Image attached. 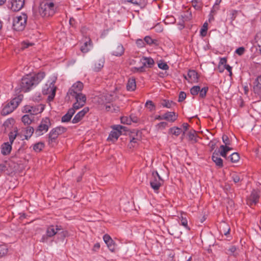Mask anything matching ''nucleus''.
I'll return each instance as SVG.
<instances>
[{
	"label": "nucleus",
	"instance_id": "nucleus-55",
	"mask_svg": "<svg viewBox=\"0 0 261 261\" xmlns=\"http://www.w3.org/2000/svg\"><path fill=\"white\" fill-rule=\"evenodd\" d=\"M121 122L122 123L128 124H130L131 120L126 117H122L121 118Z\"/></svg>",
	"mask_w": 261,
	"mask_h": 261
},
{
	"label": "nucleus",
	"instance_id": "nucleus-1",
	"mask_svg": "<svg viewBox=\"0 0 261 261\" xmlns=\"http://www.w3.org/2000/svg\"><path fill=\"white\" fill-rule=\"evenodd\" d=\"M44 72H39L33 75H27L21 79L19 84V89L21 91L27 92L33 87L37 85L44 77Z\"/></svg>",
	"mask_w": 261,
	"mask_h": 261
},
{
	"label": "nucleus",
	"instance_id": "nucleus-51",
	"mask_svg": "<svg viewBox=\"0 0 261 261\" xmlns=\"http://www.w3.org/2000/svg\"><path fill=\"white\" fill-rule=\"evenodd\" d=\"M222 141L225 144V145H229L230 144V141L229 138L226 135H223L222 137Z\"/></svg>",
	"mask_w": 261,
	"mask_h": 261
},
{
	"label": "nucleus",
	"instance_id": "nucleus-61",
	"mask_svg": "<svg viewBox=\"0 0 261 261\" xmlns=\"http://www.w3.org/2000/svg\"><path fill=\"white\" fill-rule=\"evenodd\" d=\"M227 60L225 58H221L219 65L225 66V65L226 64Z\"/></svg>",
	"mask_w": 261,
	"mask_h": 261
},
{
	"label": "nucleus",
	"instance_id": "nucleus-19",
	"mask_svg": "<svg viewBox=\"0 0 261 261\" xmlns=\"http://www.w3.org/2000/svg\"><path fill=\"white\" fill-rule=\"evenodd\" d=\"M92 48V42L90 39H87L85 41L83 45L81 47V50L84 53H86L91 50Z\"/></svg>",
	"mask_w": 261,
	"mask_h": 261
},
{
	"label": "nucleus",
	"instance_id": "nucleus-23",
	"mask_svg": "<svg viewBox=\"0 0 261 261\" xmlns=\"http://www.w3.org/2000/svg\"><path fill=\"white\" fill-rule=\"evenodd\" d=\"M74 114V111H73V109H69L67 113L64 115L61 119L62 122H69L73 114Z\"/></svg>",
	"mask_w": 261,
	"mask_h": 261
},
{
	"label": "nucleus",
	"instance_id": "nucleus-30",
	"mask_svg": "<svg viewBox=\"0 0 261 261\" xmlns=\"http://www.w3.org/2000/svg\"><path fill=\"white\" fill-rule=\"evenodd\" d=\"M124 52V48L122 45L119 44L117 45L115 50L112 52V55L115 56H121Z\"/></svg>",
	"mask_w": 261,
	"mask_h": 261
},
{
	"label": "nucleus",
	"instance_id": "nucleus-35",
	"mask_svg": "<svg viewBox=\"0 0 261 261\" xmlns=\"http://www.w3.org/2000/svg\"><path fill=\"white\" fill-rule=\"evenodd\" d=\"M17 135V129L16 128H14V130L13 132H11L9 134V143L11 144H12L14 140L15 139Z\"/></svg>",
	"mask_w": 261,
	"mask_h": 261
},
{
	"label": "nucleus",
	"instance_id": "nucleus-2",
	"mask_svg": "<svg viewBox=\"0 0 261 261\" xmlns=\"http://www.w3.org/2000/svg\"><path fill=\"white\" fill-rule=\"evenodd\" d=\"M23 96L21 94L13 98L7 103L1 111V114L6 116L12 113L19 105L22 99Z\"/></svg>",
	"mask_w": 261,
	"mask_h": 261
},
{
	"label": "nucleus",
	"instance_id": "nucleus-32",
	"mask_svg": "<svg viewBox=\"0 0 261 261\" xmlns=\"http://www.w3.org/2000/svg\"><path fill=\"white\" fill-rule=\"evenodd\" d=\"M230 229L229 226L225 223H223L221 225L220 232L222 233H223L224 235L227 236L228 234H229Z\"/></svg>",
	"mask_w": 261,
	"mask_h": 261
},
{
	"label": "nucleus",
	"instance_id": "nucleus-8",
	"mask_svg": "<svg viewBox=\"0 0 261 261\" xmlns=\"http://www.w3.org/2000/svg\"><path fill=\"white\" fill-rule=\"evenodd\" d=\"M152 178L150 181V185L153 190L158 192L159 188L162 184V180L157 171L152 173Z\"/></svg>",
	"mask_w": 261,
	"mask_h": 261
},
{
	"label": "nucleus",
	"instance_id": "nucleus-48",
	"mask_svg": "<svg viewBox=\"0 0 261 261\" xmlns=\"http://www.w3.org/2000/svg\"><path fill=\"white\" fill-rule=\"evenodd\" d=\"M245 51V49L244 47H240L236 50L235 53L239 56H242L244 54Z\"/></svg>",
	"mask_w": 261,
	"mask_h": 261
},
{
	"label": "nucleus",
	"instance_id": "nucleus-17",
	"mask_svg": "<svg viewBox=\"0 0 261 261\" xmlns=\"http://www.w3.org/2000/svg\"><path fill=\"white\" fill-rule=\"evenodd\" d=\"M88 111L89 108L88 107L84 108L75 115L72 120V122L73 123H76L80 122Z\"/></svg>",
	"mask_w": 261,
	"mask_h": 261
},
{
	"label": "nucleus",
	"instance_id": "nucleus-29",
	"mask_svg": "<svg viewBox=\"0 0 261 261\" xmlns=\"http://www.w3.org/2000/svg\"><path fill=\"white\" fill-rule=\"evenodd\" d=\"M208 87H204L202 88H200V86H197V94L198 92H199V97L203 98L206 96V94L208 91Z\"/></svg>",
	"mask_w": 261,
	"mask_h": 261
},
{
	"label": "nucleus",
	"instance_id": "nucleus-18",
	"mask_svg": "<svg viewBox=\"0 0 261 261\" xmlns=\"http://www.w3.org/2000/svg\"><path fill=\"white\" fill-rule=\"evenodd\" d=\"M253 89L255 93L257 94L261 93V75L258 76L253 83Z\"/></svg>",
	"mask_w": 261,
	"mask_h": 261
},
{
	"label": "nucleus",
	"instance_id": "nucleus-10",
	"mask_svg": "<svg viewBox=\"0 0 261 261\" xmlns=\"http://www.w3.org/2000/svg\"><path fill=\"white\" fill-rule=\"evenodd\" d=\"M66 128L63 126H58L52 129L48 134V143L50 144L55 141L59 135L64 133Z\"/></svg>",
	"mask_w": 261,
	"mask_h": 261
},
{
	"label": "nucleus",
	"instance_id": "nucleus-14",
	"mask_svg": "<svg viewBox=\"0 0 261 261\" xmlns=\"http://www.w3.org/2000/svg\"><path fill=\"white\" fill-rule=\"evenodd\" d=\"M61 230V226L60 225H50L47 228L46 234L47 236L51 238L57 234L58 231Z\"/></svg>",
	"mask_w": 261,
	"mask_h": 261
},
{
	"label": "nucleus",
	"instance_id": "nucleus-50",
	"mask_svg": "<svg viewBox=\"0 0 261 261\" xmlns=\"http://www.w3.org/2000/svg\"><path fill=\"white\" fill-rule=\"evenodd\" d=\"M145 43H146L147 44H152L154 43V40L149 36H146L144 38Z\"/></svg>",
	"mask_w": 261,
	"mask_h": 261
},
{
	"label": "nucleus",
	"instance_id": "nucleus-5",
	"mask_svg": "<svg viewBox=\"0 0 261 261\" xmlns=\"http://www.w3.org/2000/svg\"><path fill=\"white\" fill-rule=\"evenodd\" d=\"M51 126L50 119L46 117L42 119L39 125L35 129V134L37 137L40 136L46 133Z\"/></svg>",
	"mask_w": 261,
	"mask_h": 261
},
{
	"label": "nucleus",
	"instance_id": "nucleus-46",
	"mask_svg": "<svg viewBox=\"0 0 261 261\" xmlns=\"http://www.w3.org/2000/svg\"><path fill=\"white\" fill-rule=\"evenodd\" d=\"M85 105H82L81 103H79L77 101L74 102L72 108H70V109H73V111H74V113L75 112V111L79 109L80 108L83 107Z\"/></svg>",
	"mask_w": 261,
	"mask_h": 261
},
{
	"label": "nucleus",
	"instance_id": "nucleus-60",
	"mask_svg": "<svg viewBox=\"0 0 261 261\" xmlns=\"http://www.w3.org/2000/svg\"><path fill=\"white\" fill-rule=\"evenodd\" d=\"M129 119L131 120V122L132 121L135 123H137L139 120L138 117L135 116L134 115H131L130 116Z\"/></svg>",
	"mask_w": 261,
	"mask_h": 261
},
{
	"label": "nucleus",
	"instance_id": "nucleus-40",
	"mask_svg": "<svg viewBox=\"0 0 261 261\" xmlns=\"http://www.w3.org/2000/svg\"><path fill=\"white\" fill-rule=\"evenodd\" d=\"M109 249L111 252H114L116 249V245L114 241L112 240L110 242L106 244Z\"/></svg>",
	"mask_w": 261,
	"mask_h": 261
},
{
	"label": "nucleus",
	"instance_id": "nucleus-11",
	"mask_svg": "<svg viewBox=\"0 0 261 261\" xmlns=\"http://www.w3.org/2000/svg\"><path fill=\"white\" fill-rule=\"evenodd\" d=\"M44 110L43 105H39L34 106H25L23 109V112L29 113L31 115H35L41 113Z\"/></svg>",
	"mask_w": 261,
	"mask_h": 261
},
{
	"label": "nucleus",
	"instance_id": "nucleus-13",
	"mask_svg": "<svg viewBox=\"0 0 261 261\" xmlns=\"http://www.w3.org/2000/svg\"><path fill=\"white\" fill-rule=\"evenodd\" d=\"M10 8L13 11H18L21 10L24 4V0H10Z\"/></svg>",
	"mask_w": 261,
	"mask_h": 261
},
{
	"label": "nucleus",
	"instance_id": "nucleus-37",
	"mask_svg": "<svg viewBox=\"0 0 261 261\" xmlns=\"http://www.w3.org/2000/svg\"><path fill=\"white\" fill-rule=\"evenodd\" d=\"M22 122L24 124H30L32 120V118L29 114L24 115L21 118Z\"/></svg>",
	"mask_w": 261,
	"mask_h": 261
},
{
	"label": "nucleus",
	"instance_id": "nucleus-47",
	"mask_svg": "<svg viewBox=\"0 0 261 261\" xmlns=\"http://www.w3.org/2000/svg\"><path fill=\"white\" fill-rule=\"evenodd\" d=\"M158 67H159V68H160L161 69H163V70H168L169 69L168 65L166 63H165V62L159 63H158Z\"/></svg>",
	"mask_w": 261,
	"mask_h": 261
},
{
	"label": "nucleus",
	"instance_id": "nucleus-28",
	"mask_svg": "<svg viewBox=\"0 0 261 261\" xmlns=\"http://www.w3.org/2000/svg\"><path fill=\"white\" fill-rule=\"evenodd\" d=\"M185 79L189 82H193L196 80V71L195 70H189L187 76H185Z\"/></svg>",
	"mask_w": 261,
	"mask_h": 261
},
{
	"label": "nucleus",
	"instance_id": "nucleus-16",
	"mask_svg": "<svg viewBox=\"0 0 261 261\" xmlns=\"http://www.w3.org/2000/svg\"><path fill=\"white\" fill-rule=\"evenodd\" d=\"M141 139V133L137 131L135 134L132 133L130 136V143L128 145L129 148L134 147L135 145L133 144H138Z\"/></svg>",
	"mask_w": 261,
	"mask_h": 261
},
{
	"label": "nucleus",
	"instance_id": "nucleus-15",
	"mask_svg": "<svg viewBox=\"0 0 261 261\" xmlns=\"http://www.w3.org/2000/svg\"><path fill=\"white\" fill-rule=\"evenodd\" d=\"M260 197L259 192L257 190H253L248 199V203L250 205L256 204Z\"/></svg>",
	"mask_w": 261,
	"mask_h": 261
},
{
	"label": "nucleus",
	"instance_id": "nucleus-24",
	"mask_svg": "<svg viewBox=\"0 0 261 261\" xmlns=\"http://www.w3.org/2000/svg\"><path fill=\"white\" fill-rule=\"evenodd\" d=\"M76 100V101L81 103L82 105H85L86 101V97L85 95L81 93L71 95Z\"/></svg>",
	"mask_w": 261,
	"mask_h": 261
},
{
	"label": "nucleus",
	"instance_id": "nucleus-45",
	"mask_svg": "<svg viewBox=\"0 0 261 261\" xmlns=\"http://www.w3.org/2000/svg\"><path fill=\"white\" fill-rule=\"evenodd\" d=\"M8 249L5 245L0 246V257H2L7 253Z\"/></svg>",
	"mask_w": 261,
	"mask_h": 261
},
{
	"label": "nucleus",
	"instance_id": "nucleus-9",
	"mask_svg": "<svg viewBox=\"0 0 261 261\" xmlns=\"http://www.w3.org/2000/svg\"><path fill=\"white\" fill-rule=\"evenodd\" d=\"M112 130L110 132L108 140L114 142L116 141L121 134L122 130L124 129L125 127L120 125H115L112 127Z\"/></svg>",
	"mask_w": 261,
	"mask_h": 261
},
{
	"label": "nucleus",
	"instance_id": "nucleus-7",
	"mask_svg": "<svg viewBox=\"0 0 261 261\" xmlns=\"http://www.w3.org/2000/svg\"><path fill=\"white\" fill-rule=\"evenodd\" d=\"M140 62L142 64V66L139 67H134V72H144L145 71L144 67L151 68L154 64L153 60L150 57H143L140 59Z\"/></svg>",
	"mask_w": 261,
	"mask_h": 261
},
{
	"label": "nucleus",
	"instance_id": "nucleus-52",
	"mask_svg": "<svg viewBox=\"0 0 261 261\" xmlns=\"http://www.w3.org/2000/svg\"><path fill=\"white\" fill-rule=\"evenodd\" d=\"M125 1L139 6L142 4V0H125Z\"/></svg>",
	"mask_w": 261,
	"mask_h": 261
},
{
	"label": "nucleus",
	"instance_id": "nucleus-12",
	"mask_svg": "<svg viewBox=\"0 0 261 261\" xmlns=\"http://www.w3.org/2000/svg\"><path fill=\"white\" fill-rule=\"evenodd\" d=\"M83 89V84L80 81H77L72 85L69 89L67 94L71 96L81 93Z\"/></svg>",
	"mask_w": 261,
	"mask_h": 261
},
{
	"label": "nucleus",
	"instance_id": "nucleus-64",
	"mask_svg": "<svg viewBox=\"0 0 261 261\" xmlns=\"http://www.w3.org/2000/svg\"><path fill=\"white\" fill-rule=\"evenodd\" d=\"M49 238V237L47 236L46 234L45 235H43L41 239V242H47L48 238Z\"/></svg>",
	"mask_w": 261,
	"mask_h": 261
},
{
	"label": "nucleus",
	"instance_id": "nucleus-36",
	"mask_svg": "<svg viewBox=\"0 0 261 261\" xmlns=\"http://www.w3.org/2000/svg\"><path fill=\"white\" fill-rule=\"evenodd\" d=\"M44 147V144L40 142L35 144L33 146V149L36 152H40Z\"/></svg>",
	"mask_w": 261,
	"mask_h": 261
},
{
	"label": "nucleus",
	"instance_id": "nucleus-54",
	"mask_svg": "<svg viewBox=\"0 0 261 261\" xmlns=\"http://www.w3.org/2000/svg\"><path fill=\"white\" fill-rule=\"evenodd\" d=\"M172 101H169L167 100H164V101L162 103V106L164 107H166L167 108H170L172 107Z\"/></svg>",
	"mask_w": 261,
	"mask_h": 261
},
{
	"label": "nucleus",
	"instance_id": "nucleus-6",
	"mask_svg": "<svg viewBox=\"0 0 261 261\" xmlns=\"http://www.w3.org/2000/svg\"><path fill=\"white\" fill-rule=\"evenodd\" d=\"M55 81L48 82L42 89V93L44 95L49 94L48 99L52 100L56 94V87L55 86Z\"/></svg>",
	"mask_w": 261,
	"mask_h": 261
},
{
	"label": "nucleus",
	"instance_id": "nucleus-56",
	"mask_svg": "<svg viewBox=\"0 0 261 261\" xmlns=\"http://www.w3.org/2000/svg\"><path fill=\"white\" fill-rule=\"evenodd\" d=\"M136 44L139 47H142L145 45L144 40L141 39H138L136 41Z\"/></svg>",
	"mask_w": 261,
	"mask_h": 261
},
{
	"label": "nucleus",
	"instance_id": "nucleus-22",
	"mask_svg": "<svg viewBox=\"0 0 261 261\" xmlns=\"http://www.w3.org/2000/svg\"><path fill=\"white\" fill-rule=\"evenodd\" d=\"M12 144H11L9 142H6L4 143L2 146V153L4 155L8 154L12 149Z\"/></svg>",
	"mask_w": 261,
	"mask_h": 261
},
{
	"label": "nucleus",
	"instance_id": "nucleus-41",
	"mask_svg": "<svg viewBox=\"0 0 261 261\" xmlns=\"http://www.w3.org/2000/svg\"><path fill=\"white\" fill-rule=\"evenodd\" d=\"M191 13L189 11H187L184 13L183 15H181V17L183 19V21H189L191 18Z\"/></svg>",
	"mask_w": 261,
	"mask_h": 261
},
{
	"label": "nucleus",
	"instance_id": "nucleus-44",
	"mask_svg": "<svg viewBox=\"0 0 261 261\" xmlns=\"http://www.w3.org/2000/svg\"><path fill=\"white\" fill-rule=\"evenodd\" d=\"M221 0H216L213 7L211 10V12L213 13H215L219 8V5L221 3Z\"/></svg>",
	"mask_w": 261,
	"mask_h": 261
},
{
	"label": "nucleus",
	"instance_id": "nucleus-4",
	"mask_svg": "<svg viewBox=\"0 0 261 261\" xmlns=\"http://www.w3.org/2000/svg\"><path fill=\"white\" fill-rule=\"evenodd\" d=\"M27 19V15L24 13H21V15L16 16L13 20L14 30L17 31L23 30L26 25Z\"/></svg>",
	"mask_w": 261,
	"mask_h": 261
},
{
	"label": "nucleus",
	"instance_id": "nucleus-38",
	"mask_svg": "<svg viewBox=\"0 0 261 261\" xmlns=\"http://www.w3.org/2000/svg\"><path fill=\"white\" fill-rule=\"evenodd\" d=\"M207 28H208V23H207V22H205L203 24V26L200 31V35L202 37H204V36H206V35L207 34Z\"/></svg>",
	"mask_w": 261,
	"mask_h": 261
},
{
	"label": "nucleus",
	"instance_id": "nucleus-53",
	"mask_svg": "<svg viewBox=\"0 0 261 261\" xmlns=\"http://www.w3.org/2000/svg\"><path fill=\"white\" fill-rule=\"evenodd\" d=\"M186 97V94L184 92H180L179 94L178 101L181 102L185 99Z\"/></svg>",
	"mask_w": 261,
	"mask_h": 261
},
{
	"label": "nucleus",
	"instance_id": "nucleus-25",
	"mask_svg": "<svg viewBox=\"0 0 261 261\" xmlns=\"http://www.w3.org/2000/svg\"><path fill=\"white\" fill-rule=\"evenodd\" d=\"M136 81L134 79H129L128 80L126 89L128 91H133L136 89Z\"/></svg>",
	"mask_w": 261,
	"mask_h": 261
},
{
	"label": "nucleus",
	"instance_id": "nucleus-49",
	"mask_svg": "<svg viewBox=\"0 0 261 261\" xmlns=\"http://www.w3.org/2000/svg\"><path fill=\"white\" fill-rule=\"evenodd\" d=\"M195 130H193V132H190L188 134V137L189 140H195L196 138L195 137Z\"/></svg>",
	"mask_w": 261,
	"mask_h": 261
},
{
	"label": "nucleus",
	"instance_id": "nucleus-34",
	"mask_svg": "<svg viewBox=\"0 0 261 261\" xmlns=\"http://www.w3.org/2000/svg\"><path fill=\"white\" fill-rule=\"evenodd\" d=\"M57 235L59 238L63 241L64 239L68 236V232L61 227V230L58 231Z\"/></svg>",
	"mask_w": 261,
	"mask_h": 261
},
{
	"label": "nucleus",
	"instance_id": "nucleus-57",
	"mask_svg": "<svg viewBox=\"0 0 261 261\" xmlns=\"http://www.w3.org/2000/svg\"><path fill=\"white\" fill-rule=\"evenodd\" d=\"M33 44L32 43L24 42L21 44V48L22 49H24L29 47V46L33 45Z\"/></svg>",
	"mask_w": 261,
	"mask_h": 261
},
{
	"label": "nucleus",
	"instance_id": "nucleus-31",
	"mask_svg": "<svg viewBox=\"0 0 261 261\" xmlns=\"http://www.w3.org/2000/svg\"><path fill=\"white\" fill-rule=\"evenodd\" d=\"M35 130L33 127L31 126H28L25 130L24 133V137L25 139L28 140L29 138H30L31 136L33 135L34 132H35Z\"/></svg>",
	"mask_w": 261,
	"mask_h": 261
},
{
	"label": "nucleus",
	"instance_id": "nucleus-42",
	"mask_svg": "<svg viewBox=\"0 0 261 261\" xmlns=\"http://www.w3.org/2000/svg\"><path fill=\"white\" fill-rule=\"evenodd\" d=\"M145 107H147L150 111L155 110V106L151 100H147L145 103Z\"/></svg>",
	"mask_w": 261,
	"mask_h": 261
},
{
	"label": "nucleus",
	"instance_id": "nucleus-26",
	"mask_svg": "<svg viewBox=\"0 0 261 261\" xmlns=\"http://www.w3.org/2000/svg\"><path fill=\"white\" fill-rule=\"evenodd\" d=\"M105 63V59L101 58L98 60L95 63L94 67V70L95 71H99L103 67Z\"/></svg>",
	"mask_w": 261,
	"mask_h": 261
},
{
	"label": "nucleus",
	"instance_id": "nucleus-27",
	"mask_svg": "<svg viewBox=\"0 0 261 261\" xmlns=\"http://www.w3.org/2000/svg\"><path fill=\"white\" fill-rule=\"evenodd\" d=\"M220 149H221L220 151V155L224 158H226L227 152L232 149V148L229 147L228 145H223L220 146Z\"/></svg>",
	"mask_w": 261,
	"mask_h": 261
},
{
	"label": "nucleus",
	"instance_id": "nucleus-58",
	"mask_svg": "<svg viewBox=\"0 0 261 261\" xmlns=\"http://www.w3.org/2000/svg\"><path fill=\"white\" fill-rule=\"evenodd\" d=\"M103 239L106 244L109 243L112 240L111 237L107 234H106L103 236Z\"/></svg>",
	"mask_w": 261,
	"mask_h": 261
},
{
	"label": "nucleus",
	"instance_id": "nucleus-63",
	"mask_svg": "<svg viewBox=\"0 0 261 261\" xmlns=\"http://www.w3.org/2000/svg\"><path fill=\"white\" fill-rule=\"evenodd\" d=\"M100 244L99 243H95L93 246V250L97 251L100 248Z\"/></svg>",
	"mask_w": 261,
	"mask_h": 261
},
{
	"label": "nucleus",
	"instance_id": "nucleus-62",
	"mask_svg": "<svg viewBox=\"0 0 261 261\" xmlns=\"http://www.w3.org/2000/svg\"><path fill=\"white\" fill-rule=\"evenodd\" d=\"M260 36H258V39H257V44L258 46V50L261 53V34H259Z\"/></svg>",
	"mask_w": 261,
	"mask_h": 261
},
{
	"label": "nucleus",
	"instance_id": "nucleus-3",
	"mask_svg": "<svg viewBox=\"0 0 261 261\" xmlns=\"http://www.w3.org/2000/svg\"><path fill=\"white\" fill-rule=\"evenodd\" d=\"M55 12V5L52 2H44L40 4L39 13L42 17L53 15Z\"/></svg>",
	"mask_w": 261,
	"mask_h": 261
},
{
	"label": "nucleus",
	"instance_id": "nucleus-33",
	"mask_svg": "<svg viewBox=\"0 0 261 261\" xmlns=\"http://www.w3.org/2000/svg\"><path fill=\"white\" fill-rule=\"evenodd\" d=\"M182 132L181 128L178 127H173L169 129V133L175 136H179Z\"/></svg>",
	"mask_w": 261,
	"mask_h": 261
},
{
	"label": "nucleus",
	"instance_id": "nucleus-20",
	"mask_svg": "<svg viewBox=\"0 0 261 261\" xmlns=\"http://www.w3.org/2000/svg\"><path fill=\"white\" fill-rule=\"evenodd\" d=\"M178 115L174 112H167L164 114V120L170 122L175 121Z\"/></svg>",
	"mask_w": 261,
	"mask_h": 261
},
{
	"label": "nucleus",
	"instance_id": "nucleus-21",
	"mask_svg": "<svg viewBox=\"0 0 261 261\" xmlns=\"http://www.w3.org/2000/svg\"><path fill=\"white\" fill-rule=\"evenodd\" d=\"M212 159L217 166L220 168L223 167V160L219 157L218 153H216V151H215L213 153Z\"/></svg>",
	"mask_w": 261,
	"mask_h": 261
},
{
	"label": "nucleus",
	"instance_id": "nucleus-39",
	"mask_svg": "<svg viewBox=\"0 0 261 261\" xmlns=\"http://www.w3.org/2000/svg\"><path fill=\"white\" fill-rule=\"evenodd\" d=\"M229 158L231 162L237 163L240 160V156L237 152H234L230 155Z\"/></svg>",
	"mask_w": 261,
	"mask_h": 261
},
{
	"label": "nucleus",
	"instance_id": "nucleus-43",
	"mask_svg": "<svg viewBox=\"0 0 261 261\" xmlns=\"http://www.w3.org/2000/svg\"><path fill=\"white\" fill-rule=\"evenodd\" d=\"M231 178L235 183H237L241 180V176L236 173H234L231 175Z\"/></svg>",
	"mask_w": 261,
	"mask_h": 261
},
{
	"label": "nucleus",
	"instance_id": "nucleus-59",
	"mask_svg": "<svg viewBox=\"0 0 261 261\" xmlns=\"http://www.w3.org/2000/svg\"><path fill=\"white\" fill-rule=\"evenodd\" d=\"M237 250V247L234 246H230V248L228 249L229 253L228 254L229 255L233 254V253L236 251Z\"/></svg>",
	"mask_w": 261,
	"mask_h": 261
}]
</instances>
